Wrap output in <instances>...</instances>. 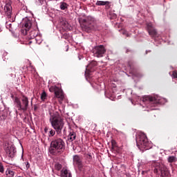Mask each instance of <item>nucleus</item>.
<instances>
[{
	"instance_id": "1",
	"label": "nucleus",
	"mask_w": 177,
	"mask_h": 177,
	"mask_svg": "<svg viewBox=\"0 0 177 177\" xmlns=\"http://www.w3.org/2000/svg\"><path fill=\"white\" fill-rule=\"evenodd\" d=\"M49 120L52 127L55 129L57 135L62 136V131L64 133L66 132V128H64V119L57 111L54 113L49 112Z\"/></svg>"
},
{
	"instance_id": "2",
	"label": "nucleus",
	"mask_w": 177,
	"mask_h": 177,
	"mask_svg": "<svg viewBox=\"0 0 177 177\" xmlns=\"http://www.w3.org/2000/svg\"><path fill=\"white\" fill-rule=\"evenodd\" d=\"M136 142L137 147L142 151L145 150H150L153 147V143L151 141H149L147 139V136L143 132H138L136 137Z\"/></svg>"
},
{
	"instance_id": "3",
	"label": "nucleus",
	"mask_w": 177,
	"mask_h": 177,
	"mask_svg": "<svg viewBox=\"0 0 177 177\" xmlns=\"http://www.w3.org/2000/svg\"><path fill=\"white\" fill-rule=\"evenodd\" d=\"M66 150V143L62 138L54 139L51 141L49 151L53 156L62 154Z\"/></svg>"
},
{
	"instance_id": "4",
	"label": "nucleus",
	"mask_w": 177,
	"mask_h": 177,
	"mask_svg": "<svg viewBox=\"0 0 177 177\" xmlns=\"http://www.w3.org/2000/svg\"><path fill=\"white\" fill-rule=\"evenodd\" d=\"M140 106H142V109L146 108L145 109L146 111L156 110V95H145L142 97Z\"/></svg>"
},
{
	"instance_id": "5",
	"label": "nucleus",
	"mask_w": 177,
	"mask_h": 177,
	"mask_svg": "<svg viewBox=\"0 0 177 177\" xmlns=\"http://www.w3.org/2000/svg\"><path fill=\"white\" fill-rule=\"evenodd\" d=\"M28 103V97L26 95H22L21 98L15 97L14 99V104L19 111H27Z\"/></svg>"
},
{
	"instance_id": "6",
	"label": "nucleus",
	"mask_w": 177,
	"mask_h": 177,
	"mask_svg": "<svg viewBox=\"0 0 177 177\" xmlns=\"http://www.w3.org/2000/svg\"><path fill=\"white\" fill-rule=\"evenodd\" d=\"M84 24L82 25V31L91 32V31L95 28V18L91 16H88L84 19Z\"/></svg>"
},
{
	"instance_id": "7",
	"label": "nucleus",
	"mask_w": 177,
	"mask_h": 177,
	"mask_svg": "<svg viewBox=\"0 0 177 177\" xmlns=\"http://www.w3.org/2000/svg\"><path fill=\"white\" fill-rule=\"evenodd\" d=\"M156 174L158 171L160 172V177H169V170L164 163L156 162Z\"/></svg>"
},
{
	"instance_id": "8",
	"label": "nucleus",
	"mask_w": 177,
	"mask_h": 177,
	"mask_svg": "<svg viewBox=\"0 0 177 177\" xmlns=\"http://www.w3.org/2000/svg\"><path fill=\"white\" fill-rule=\"evenodd\" d=\"M50 92H54L56 97L59 99V102L60 104L62 103L63 100H64V93H63V91L57 86H51L49 88Z\"/></svg>"
},
{
	"instance_id": "9",
	"label": "nucleus",
	"mask_w": 177,
	"mask_h": 177,
	"mask_svg": "<svg viewBox=\"0 0 177 177\" xmlns=\"http://www.w3.org/2000/svg\"><path fill=\"white\" fill-rule=\"evenodd\" d=\"M92 52L95 57H103L106 53V48L103 45H100L95 46L93 48Z\"/></svg>"
},
{
	"instance_id": "10",
	"label": "nucleus",
	"mask_w": 177,
	"mask_h": 177,
	"mask_svg": "<svg viewBox=\"0 0 177 177\" xmlns=\"http://www.w3.org/2000/svg\"><path fill=\"white\" fill-rule=\"evenodd\" d=\"M128 69L129 70L130 74H132L137 78H142L143 77V74L140 73H135V68L133 67V61L130 60L127 62Z\"/></svg>"
},
{
	"instance_id": "11",
	"label": "nucleus",
	"mask_w": 177,
	"mask_h": 177,
	"mask_svg": "<svg viewBox=\"0 0 177 177\" xmlns=\"http://www.w3.org/2000/svg\"><path fill=\"white\" fill-rule=\"evenodd\" d=\"M22 27L26 28V34L30 30V28L32 26V20L30 17H25L22 19Z\"/></svg>"
},
{
	"instance_id": "12",
	"label": "nucleus",
	"mask_w": 177,
	"mask_h": 177,
	"mask_svg": "<svg viewBox=\"0 0 177 177\" xmlns=\"http://www.w3.org/2000/svg\"><path fill=\"white\" fill-rule=\"evenodd\" d=\"M5 151L10 158H13L16 157V153L17 151L16 150V147L15 145H11L5 149Z\"/></svg>"
},
{
	"instance_id": "13",
	"label": "nucleus",
	"mask_w": 177,
	"mask_h": 177,
	"mask_svg": "<svg viewBox=\"0 0 177 177\" xmlns=\"http://www.w3.org/2000/svg\"><path fill=\"white\" fill-rule=\"evenodd\" d=\"M73 165H76V167H78L79 169H81L84 167V165L82 164V157L75 155L73 158Z\"/></svg>"
},
{
	"instance_id": "14",
	"label": "nucleus",
	"mask_w": 177,
	"mask_h": 177,
	"mask_svg": "<svg viewBox=\"0 0 177 177\" xmlns=\"http://www.w3.org/2000/svg\"><path fill=\"white\" fill-rule=\"evenodd\" d=\"M147 30L149 32V35L154 41H156V29L153 27L151 24H147Z\"/></svg>"
},
{
	"instance_id": "15",
	"label": "nucleus",
	"mask_w": 177,
	"mask_h": 177,
	"mask_svg": "<svg viewBox=\"0 0 177 177\" xmlns=\"http://www.w3.org/2000/svg\"><path fill=\"white\" fill-rule=\"evenodd\" d=\"M4 12L8 18L12 17V5L10 3H7L4 6Z\"/></svg>"
},
{
	"instance_id": "16",
	"label": "nucleus",
	"mask_w": 177,
	"mask_h": 177,
	"mask_svg": "<svg viewBox=\"0 0 177 177\" xmlns=\"http://www.w3.org/2000/svg\"><path fill=\"white\" fill-rule=\"evenodd\" d=\"M97 67V62L96 61H92L88 64V65L86 66V70H89L90 73H93V71H95Z\"/></svg>"
},
{
	"instance_id": "17",
	"label": "nucleus",
	"mask_w": 177,
	"mask_h": 177,
	"mask_svg": "<svg viewBox=\"0 0 177 177\" xmlns=\"http://www.w3.org/2000/svg\"><path fill=\"white\" fill-rule=\"evenodd\" d=\"M61 177H73L71 171L67 169H63L61 171Z\"/></svg>"
},
{
	"instance_id": "18",
	"label": "nucleus",
	"mask_w": 177,
	"mask_h": 177,
	"mask_svg": "<svg viewBox=\"0 0 177 177\" xmlns=\"http://www.w3.org/2000/svg\"><path fill=\"white\" fill-rule=\"evenodd\" d=\"M84 158H85V164L89 165L92 162V153H84Z\"/></svg>"
},
{
	"instance_id": "19",
	"label": "nucleus",
	"mask_w": 177,
	"mask_h": 177,
	"mask_svg": "<svg viewBox=\"0 0 177 177\" xmlns=\"http://www.w3.org/2000/svg\"><path fill=\"white\" fill-rule=\"evenodd\" d=\"M105 96L110 100H115V93H111V91H105Z\"/></svg>"
},
{
	"instance_id": "20",
	"label": "nucleus",
	"mask_w": 177,
	"mask_h": 177,
	"mask_svg": "<svg viewBox=\"0 0 177 177\" xmlns=\"http://www.w3.org/2000/svg\"><path fill=\"white\" fill-rule=\"evenodd\" d=\"M165 99L158 95H156V104H165Z\"/></svg>"
},
{
	"instance_id": "21",
	"label": "nucleus",
	"mask_w": 177,
	"mask_h": 177,
	"mask_svg": "<svg viewBox=\"0 0 177 177\" xmlns=\"http://www.w3.org/2000/svg\"><path fill=\"white\" fill-rule=\"evenodd\" d=\"M75 138H77L75 132H74L73 130H71L68 136V140H71V142H73V140H75Z\"/></svg>"
},
{
	"instance_id": "22",
	"label": "nucleus",
	"mask_w": 177,
	"mask_h": 177,
	"mask_svg": "<svg viewBox=\"0 0 177 177\" xmlns=\"http://www.w3.org/2000/svg\"><path fill=\"white\" fill-rule=\"evenodd\" d=\"M38 36V31L33 30H31L29 33V38L30 39H34V38Z\"/></svg>"
},
{
	"instance_id": "23",
	"label": "nucleus",
	"mask_w": 177,
	"mask_h": 177,
	"mask_svg": "<svg viewBox=\"0 0 177 177\" xmlns=\"http://www.w3.org/2000/svg\"><path fill=\"white\" fill-rule=\"evenodd\" d=\"M59 8L61 10H66V9L68 8V4L64 1H62L59 3Z\"/></svg>"
},
{
	"instance_id": "24",
	"label": "nucleus",
	"mask_w": 177,
	"mask_h": 177,
	"mask_svg": "<svg viewBox=\"0 0 177 177\" xmlns=\"http://www.w3.org/2000/svg\"><path fill=\"white\" fill-rule=\"evenodd\" d=\"M59 24L62 26V27H66L67 24H68V22L66 20V18L64 17H61L59 18Z\"/></svg>"
},
{
	"instance_id": "25",
	"label": "nucleus",
	"mask_w": 177,
	"mask_h": 177,
	"mask_svg": "<svg viewBox=\"0 0 177 177\" xmlns=\"http://www.w3.org/2000/svg\"><path fill=\"white\" fill-rule=\"evenodd\" d=\"M6 175L8 177H14L15 176V171L10 169H7L6 171Z\"/></svg>"
},
{
	"instance_id": "26",
	"label": "nucleus",
	"mask_w": 177,
	"mask_h": 177,
	"mask_svg": "<svg viewBox=\"0 0 177 177\" xmlns=\"http://www.w3.org/2000/svg\"><path fill=\"white\" fill-rule=\"evenodd\" d=\"M107 3H109V1H97L95 5H97V6H104L107 5Z\"/></svg>"
},
{
	"instance_id": "27",
	"label": "nucleus",
	"mask_w": 177,
	"mask_h": 177,
	"mask_svg": "<svg viewBox=\"0 0 177 177\" xmlns=\"http://www.w3.org/2000/svg\"><path fill=\"white\" fill-rule=\"evenodd\" d=\"M167 161L168 162H170V164H172V162H176V157L174 156H169Z\"/></svg>"
},
{
	"instance_id": "28",
	"label": "nucleus",
	"mask_w": 177,
	"mask_h": 177,
	"mask_svg": "<svg viewBox=\"0 0 177 177\" xmlns=\"http://www.w3.org/2000/svg\"><path fill=\"white\" fill-rule=\"evenodd\" d=\"M35 41L38 45H41V44H42V38L40 37V36H37L35 37Z\"/></svg>"
},
{
	"instance_id": "29",
	"label": "nucleus",
	"mask_w": 177,
	"mask_h": 177,
	"mask_svg": "<svg viewBox=\"0 0 177 177\" xmlns=\"http://www.w3.org/2000/svg\"><path fill=\"white\" fill-rule=\"evenodd\" d=\"M48 97V95L46 94V92L44 91L41 94V100L44 102V100H46V97Z\"/></svg>"
},
{
	"instance_id": "30",
	"label": "nucleus",
	"mask_w": 177,
	"mask_h": 177,
	"mask_svg": "<svg viewBox=\"0 0 177 177\" xmlns=\"http://www.w3.org/2000/svg\"><path fill=\"white\" fill-rule=\"evenodd\" d=\"M55 133H56V130H53L52 129H49V133H48L49 138H52V136H55Z\"/></svg>"
},
{
	"instance_id": "31",
	"label": "nucleus",
	"mask_w": 177,
	"mask_h": 177,
	"mask_svg": "<svg viewBox=\"0 0 177 177\" xmlns=\"http://www.w3.org/2000/svg\"><path fill=\"white\" fill-rule=\"evenodd\" d=\"M62 164H60V163H56L55 165V169L57 170V171H60V169H62Z\"/></svg>"
},
{
	"instance_id": "32",
	"label": "nucleus",
	"mask_w": 177,
	"mask_h": 177,
	"mask_svg": "<svg viewBox=\"0 0 177 177\" xmlns=\"http://www.w3.org/2000/svg\"><path fill=\"white\" fill-rule=\"evenodd\" d=\"M6 28H8V30H10V31H13V28L12 27V24L11 23H6Z\"/></svg>"
},
{
	"instance_id": "33",
	"label": "nucleus",
	"mask_w": 177,
	"mask_h": 177,
	"mask_svg": "<svg viewBox=\"0 0 177 177\" xmlns=\"http://www.w3.org/2000/svg\"><path fill=\"white\" fill-rule=\"evenodd\" d=\"M8 115H6V113H2V115L0 116V121H5Z\"/></svg>"
},
{
	"instance_id": "34",
	"label": "nucleus",
	"mask_w": 177,
	"mask_h": 177,
	"mask_svg": "<svg viewBox=\"0 0 177 177\" xmlns=\"http://www.w3.org/2000/svg\"><path fill=\"white\" fill-rule=\"evenodd\" d=\"M0 172L1 174H3V172H5V168L3 167L2 162H0Z\"/></svg>"
},
{
	"instance_id": "35",
	"label": "nucleus",
	"mask_w": 177,
	"mask_h": 177,
	"mask_svg": "<svg viewBox=\"0 0 177 177\" xmlns=\"http://www.w3.org/2000/svg\"><path fill=\"white\" fill-rule=\"evenodd\" d=\"M21 10L26 11V13H28V10L27 9V6L21 4Z\"/></svg>"
},
{
	"instance_id": "36",
	"label": "nucleus",
	"mask_w": 177,
	"mask_h": 177,
	"mask_svg": "<svg viewBox=\"0 0 177 177\" xmlns=\"http://www.w3.org/2000/svg\"><path fill=\"white\" fill-rule=\"evenodd\" d=\"M122 33L123 35H126V37H130L129 33L127 30H122Z\"/></svg>"
},
{
	"instance_id": "37",
	"label": "nucleus",
	"mask_w": 177,
	"mask_h": 177,
	"mask_svg": "<svg viewBox=\"0 0 177 177\" xmlns=\"http://www.w3.org/2000/svg\"><path fill=\"white\" fill-rule=\"evenodd\" d=\"M24 165H26V169H28L30 168V162H28V161L24 162Z\"/></svg>"
},
{
	"instance_id": "38",
	"label": "nucleus",
	"mask_w": 177,
	"mask_h": 177,
	"mask_svg": "<svg viewBox=\"0 0 177 177\" xmlns=\"http://www.w3.org/2000/svg\"><path fill=\"white\" fill-rule=\"evenodd\" d=\"M171 77H172V78H177V72H176V71H173Z\"/></svg>"
},
{
	"instance_id": "39",
	"label": "nucleus",
	"mask_w": 177,
	"mask_h": 177,
	"mask_svg": "<svg viewBox=\"0 0 177 177\" xmlns=\"http://www.w3.org/2000/svg\"><path fill=\"white\" fill-rule=\"evenodd\" d=\"M110 6H111L110 1H109L108 3L105 4L106 9H110Z\"/></svg>"
},
{
	"instance_id": "40",
	"label": "nucleus",
	"mask_w": 177,
	"mask_h": 177,
	"mask_svg": "<svg viewBox=\"0 0 177 177\" xmlns=\"http://www.w3.org/2000/svg\"><path fill=\"white\" fill-rule=\"evenodd\" d=\"M30 67L31 68L32 73H35V68L31 65L30 66Z\"/></svg>"
},
{
	"instance_id": "41",
	"label": "nucleus",
	"mask_w": 177,
	"mask_h": 177,
	"mask_svg": "<svg viewBox=\"0 0 177 177\" xmlns=\"http://www.w3.org/2000/svg\"><path fill=\"white\" fill-rule=\"evenodd\" d=\"M62 38H64L65 39H67V33H64L62 36Z\"/></svg>"
},
{
	"instance_id": "42",
	"label": "nucleus",
	"mask_w": 177,
	"mask_h": 177,
	"mask_svg": "<svg viewBox=\"0 0 177 177\" xmlns=\"http://www.w3.org/2000/svg\"><path fill=\"white\" fill-rule=\"evenodd\" d=\"M40 5H44V0H39Z\"/></svg>"
},
{
	"instance_id": "43",
	"label": "nucleus",
	"mask_w": 177,
	"mask_h": 177,
	"mask_svg": "<svg viewBox=\"0 0 177 177\" xmlns=\"http://www.w3.org/2000/svg\"><path fill=\"white\" fill-rule=\"evenodd\" d=\"M150 52H151V50H146V52H145V55H147V53H150Z\"/></svg>"
},
{
	"instance_id": "44",
	"label": "nucleus",
	"mask_w": 177,
	"mask_h": 177,
	"mask_svg": "<svg viewBox=\"0 0 177 177\" xmlns=\"http://www.w3.org/2000/svg\"><path fill=\"white\" fill-rule=\"evenodd\" d=\"M115 18H117V15L113 14V19H115Z\"/></svg>"
},
{
	"instance_id": "45",
	"label": "nucleus",
	"mask_w": 177,
	"mask_h": 177,
	"mask_svg": "<svg viewBox=\"0 0 177 177\" xmlns=\"http://www.w3.org/2000/svg\"><path fill=\"white\" fill-rule=\"evenodd\" d=\"M22 68H23V70H27V66H24V67H22Z\"/></svg>"
},
{
	"instance_id": "46",
	"label": "nucleus",
	"mask_w": 177,
	"mask_h": 177,
	"mask_svg": "<svg viewBox=\"0 0 177 177\" xmlns=\"http://www.w3.org/2000/svg\"><path fill=\"white\" fill-rule=\"evenodd\" d=\"M44 131H45L46 133H47V132H48V129L45 128V129H44Z\"/></svg>"
},
{
	"instance_id": "47",
	"label": "nucleus",
	"mask_w": 177,
	"mask_h": 177,
	"mask_svg": "<svg viewBox=\"0 0 177 177\" xmlns=\"http://www.w3.org/2000/svg\"><path fill=\"white\" fill-rule=\"evenodd\" d=\"M68 50V46H66V52H67Z\"/></svg>"
},
{
	"instance_id": "48",
	"label": "nucleus",
	"mask_w": 177,
	"mask_h": 177,
	"mask_svg": "<svg viewBox=\"0 0 177 177\" xmlns=\"http://www.w3.org/2000/svg\"><path fill=\"white\" fill-rule=\"evenodd\" d=\"M2 31V26L0 25V32Z\"/></svg>"
},
{
	"instance_id": "49",
	"label": "nucleus",
	"mask_w": 177,
	"mask_h": 177,
	"mask_svg": "<svg viewBox=\"0 0 177 177\" xmlns=\"http://www.w3.org/2000/svg\"><path fill=\"white\" fill-rule=\"evenodd\" d=\"M125 175H126L127 176H129V174L126 173Z\"/></svg>"
},
{
	"instance_id": "50",
	"label": "nucleus",
	"mask_w": 177,
	"mask_h": 177,
	"mask_svg": "<svg viewBox=\"0 0 177 177\" xmlns=\"http://www.w3.org/2000/svg\"><path fill=\"white\" fill-rule=\"evenodd\" d=\"M8 55V53H4V55Z\"/></svg>"
},
{
	"instance_id": "51",
	"label": "nucleus",
	"mask_w": 177,
	"mask_h": 177,
	"mask_svg": "<svg viewBox=\"0 0 177 177\" xmlns=\"http://www.w3.org/2000/svg\"><path fill=\"white\" fill-rule=\"evenodd\" d=\"M153 172H156V169H153Z\"/></svg>"
},
{
	"instance_id": "52",
	"label": "nucleus",
	"mask_w": 177,
	"mask_h": 177,
	"mask_svg": "<svg viewBox=\"0 0 177 177\" xmlns=\"http://www.w3.org/2000/svg\"><path fill=\"white\" fill-rule=\"evenodd\" d=\"M31 104H32V100H31Z\"/></svg>"
},
{
	"instance_id": "53",
	"label": "nucleus",
	"mask_w": 177,
	"mask_h": 177,
	"mask_svg": "<svg viewBox=\"0 0 177 177\" xmlns=\"http://www.w3.org/2000/svg\"><path fill=\"white\" fill-rule=\"evenodd\" d=\"M127 53H128V50H127Z\"/></svg>"
}]
</instances>
